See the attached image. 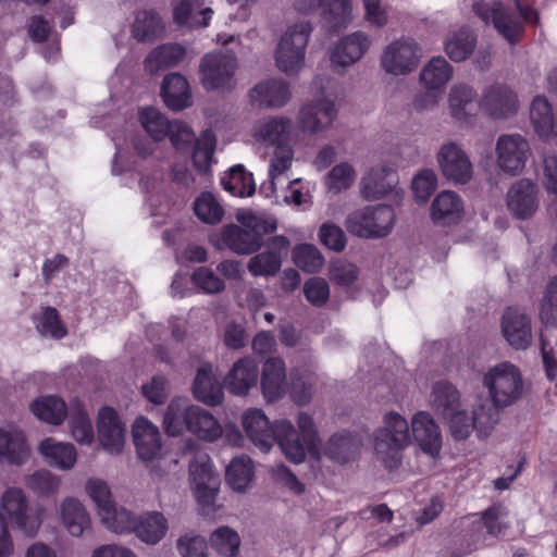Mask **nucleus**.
<instances>
[{"label":"nucleus","mask_w":557,"mask_h":557,"mask_svg":"<svg viewBox=\"0 0 557 557\" xmlns=\"http://www.w3.org/2000/svg\"><path fill=\"white\" fill-rule=\"evenodd\" d=\"M242 425L261 451L268 453L276 442L285 458L295 465L302 463L307 455L315 458L321 455L319 429L308 412H298L295 426L286 419L271 424L262 410L250 408L243 413Z\"/></svg>","instance_id":"f257e3e1"},{"label":"nucleus","mask_w":557,"mask_h":557,"mask_svg":"<svg viewBox=\"0 0 557 557\" xmlns=\"http://www.w3.org/2000/svg\"><path fill=\"white\" fill-rule=\"evenodd\" d=\"M132 441L137 458L149 469L154 479H162L177 459L166 458V449L158 425L145 416L137 417L131 428Z\"/></svg>","instance_id":"f03ea898"},{"label":"nucleus","mask_w":557,"mask_h":557,"mask_svg":"<svg viewBox=\"0 0 557 557\" xmlns=\"http://www.w3.org/2000/svg\"><path fill=\"white\" fill-rule=\"evenodd\" d=\"M482 386L487 397H479L493 406L496 413L516 404L523 395L524 381L521 369L510 362L500 361L488 367L482 374Z\"/></svg>","instance_id":"7ed1b4c3"},{"label":"nucleus","mask_w":557,"mask_h":557,"mask_svg":"<svg viewBox=\"0 0 557 557\" xmlns=\"http://www.w3.org/2000/svg\"><path fill=\"white\" fill-rule=\"evenodd\" d=\"M315 99L302 104L298 111L297 123L304 133L315 135L329 129L337 117V108L332 99L335 83L317 77L312 83Z\"/></svg>","instance_id":"20e7f679"},{"label":"nucleus","mask_w":557,"mask_h":557,"mask_svg":"<svg viewBox=\"0 0 557 557\" xmlns=\"http://www.w3.org/2000/svg\"><path fill=\"white\" fill-rule=\"evenodd\" d=\"M448 425L450 435L456 441L468 438L473 431L481 440L491 436L500 421V414L496 413L493 406L476 399L471 411L461 406L444 419Z\"/></svg>","instance_id":"39448f33"},{"label":"nucleus","mask_w":557,"mask_h":557,"mask_svg":"<svg viewBox=\"0 0 557 557\" xmlns=\"http://www.w3.org/2000/svg\"><path fill=\"white\" fill-rule=\"evenodd\" d=\"M311 32L309 22L299 21L289 24L281 34L273 57L276 67L282 73L294 76L304 69Z\"/></svg>","instance_id":"423d86ee"},{"label":"nucleus","mask_w":557,"mask_h":557,"mask_svg":"<svg viewBox=\"0 0 557 557\" xmlns=\"http://www.w3.org/2000/svg\"><path fill=\"white\" fill-rule=\"evenodd\" d=\"M188 483L193 496L206 516L220 510L215 500L220 490V478L211 458L206 453H196L188 466Z\"/></svg>","instance_id":"0eeeda50"},{"label":"nucleus","mask_w":557,"mask_h":557,"mask_svg":"<svg viewBox=\"0 0 557 557\" xmlns=\"http://www.w3.org/2000/svg\"><path fill=\"white\" fill-rule=\"evenodd\" d=\"M373 443L379 459L387 467L396 465L399 453L411 444L406 418L395 411L384 414L382 425L373 434Z\"/></svg>","instance_id":"6e6552de"},{"label":"nucleus","mask_w":557,"mask_h":557,"mask_svg":"<svg viewBox=\"0 0 557 557\" xmlns=\"http://www.w3.org/2000/svg\"><path fill=\"white\" fill-rule=\"evenodd\" d=\"M0 517L26 536H35L42 524V510L32 511L26 492L14 485L0 496Z\"/></svg>","instance_id":"1a4fd4ad"},{"label":"nucleus","mask_w":557,"mask_h":557,"mask_svg":"<svg viewBox=\"0 0 557 557\" xmlns=\"http://www.w3.org/2000/svg\"><path fill=\"white\" fill-rule=\"evenodd\" d=\"M395 221V212L391 207L364 206L347 215L345 227L348 233L360 238H383L392 233Z\"/></svg>","instance_id":"9d476101"},{"label":"nucleus","mask_w":557,"mask_h":557,"mask_svg":"<svg viewBox=\"0 0 557 557\" xmlns=\"http://www.w3.org/2000/svg\"><path fill=\"white\" fill-rule=\"evenodd\" d=\"M237 59L234 52L218 50L202 57L199 65V78L208 90L230 87L233 81Z\"/></svg>","instance_id":"9b49d317"},{"label":"nucleus","mask_w":557,"mask_h":557,"mask_svg":"<svg viewBox=\"0 0 557 557\" xmlns=\"http://www.w3.org/2000/svg\"><path fill=\"white\" fill-rule=\"evenodd\" d=\"M446 108L450 119L461 126H473L481 110L475 88L463 82L450 86Z\"/></svg>","instance_id":"f8f14e48"},{"label":"nucleus","mask_w":557,"mask_h":557,"mask_svg":"<svg viewBox=\"0 0 557 557\" xmlns=\"http://www.w3.org/2000/svg\"><path fill=\"white\" fill-rule=\"evenodd\" d=\"M497 168L511 176L519 175L531 154L529 141L519 134L500 135L495 145Z\"/></svg>","instance_id":"ddd939ff"},{"label":"nucleus","mask_w":557,"mask_h":557,"mask_svg":"<svg viewBox=\"0 0 557 557\" xmlns=\"http://www.w3.org/2000/svg\"><path fill=\"white\" fill-rule=\"evenodd\" d=\"M436 162L443 177L455 185L467 184L473 176L468 152L455 141H446L438 148Z\"/></svg>","instance_id":"4468645a"},{"label":"nucleus","mask_w":557,"mask_h":557,"mask_svg":"<svg viewBox=\"0 0 557 557\" xmlns=\"http://www.w3.org/2000/svg\"><path fill=\"white\" fill-rule=\"evenodd\" d=\"M422 57L421 48L410 38L391 42L384 50L381 64L388 74L399 76L411 73Z\"/></svg>","instance_id":"2eb2a0df"},{"label":"nucleus","mask_w":557,"mask_h":557,"mask_svg":"<svg viewBox=\"0 0 557 557\" xmlns=\"http://www.w3.org/2000/svg\"><path fill=\"white\" fill-rule=\"evenodd\" d=\"M361 196L369 200H380L388 196L401 198L404 191L398 187L396 172L387 164H377L369 169L360 182Z\"/></svg>","instance_id":"dca6fc26"},{"label":"nucleus","mask_w":557,"mask_h":557,"mask_svg":"<svg viewBox=\"0 0 557 557\" xmlns=\"http://www.w3.org/2000/svg\"><path fill=\"white\" fill-rule=\"evenodd\" d=\"M96 424L101 447L110 455H120L126 444V429L117 412L111 407L100 408Z\"/></svg>","instance_id":"f3484780"},{"label":"nucleus","mask_w":557,"mask_h":557,"mask_svg":"<svg viewBox=\"0 0 557 557\" xmlns=\"http://www.w3.org/2000/svg\"><path fill=\"white\" fill-rule=\"evenodd\" d=\"M481 110L492 119H508L515 115L519 108L517 95L507 86L493 84L482 91Z\"/></svg>","instance_id":"a211bd4d"},{"label":"nucleus","mask_w":557,"mask_h":557,"mask_svg":"<svg viewBox=\"0 0 557 557\" xmlns=\"http://www.w3.org/2000/svg\"><path fill=\"white\" fill-rule=\"evenodd\" d=\"M473 11L485 23H492L497 32L510 44H515L522 32L519 20L513 18L500 2L486 3L478 1Z\"/></svg>","instance_id":"6ab92c4d"},{"label":"nucleus","mask_w":557,"mask_h":557,"mask_svg":"<svg viewBox=\"0 0 557 557\" xmlns=\"http://www.w3.org/2000/svg\"><path fill=\"white\" fill-rule=\"evenodd\" d=\"M502 335L516 350H524L532 343L531 318L522 310L508 308L500 321Z\"/></svg>","instance_id":"aec40b11"},{"label":"nucleus","mask_w":557,"mask_h":557,"mask_svg":"<svg viewBox=\"0 0 557 557\" xmlns=\"http://www.w3.org/2000/svg\"><path fill=\"white\" fill-rule=\"evenodd\" d=\"M139 121L153 141L138 139L135 143V149L139 156L147 158L153 153L156 148L154 143L163 140L169 135L172 122L154 108L141 109L139 111Z\"/></svg>","instance_id":"412c9836"},{"label":"nucleus","mask_w":557,"mask_h":557,"mask_svg":"<svg viewBox=\"0 0 557 557\" xmlns=\"http://www.w3.org/2000/svg\"><path fill=\"white\" fill-rule=\"evenodd\" d=\"M540 205L539 188L530 178H520L507 191L509 211L519 219L532 216Z\"/></svg>","instance_id":"4be33fe9"},{"label":"nucleus","mask_w":557,"mask_h":557,"mask_svg":"<svg viewBox=\"0 0 557 557\" xmlns=\"http://www.w3.org/2000/svg\"><path fill=\"white\" fill-rule=\"evenodd\" d=\"M412 436L420 449L436 458L442 449V434L438 424L426 411H418L411 419Z\"/></svg>","instance_id":"5701e85b"},{"label":"nucleus","mask_w":557,"mask_h":557,"mask_svg":"<svg viewBox=\"0 0 557 557\" xmlns=\"http://www.w3.org/2000/svg\"><path fill=\"white\" fill-rule=\"evenodd\" d=\"M293 132V121L287 116H268L256 122L252 138L263 146L288 145Z\"/></svg>","instance_id":"b1692460"},{"label":"nucleus","mask_w":557,"mask_h":557,"mask_svg":"<svg viewBox=\"0 0 557 557\" xmlns=\"http://www.w3.org/2000/svg\"><path fill=\"white\" fill-rule=\"evenodd\" d=\"M259 377L258 363L251 357L235 361L224 377L225 387L234 395L246 396L256 387Z\"/></svg>","instance_id":"393cba45"},{"label":"nucleus","mask_w":557,"mask_h":557,"mask_svg":"<svg viewBox=\"0 0 557 557\" xmlns=\"http://www.w3.org/2000/svg\"><path fill=\"white\" fill-rule=\"evenodd\" d=\"M37 450L48 466L61 471L72 470L78 460L77 449L72 443L53 437L40 441Z\"/></svg>","instance_id":"a878e982"},{"label":"nucleus","mask_w":557,"mask_h":557,"mask_svg":"<svg viewBox=\"0 0 557 557\" xmlns=\"http://www.w3.org/2000/svg\"><path fill=\"white\" fill-rule=\"evenodd\" d=\"M58 516L64 530L74 537L82 536L91 524L90 515L85 505L76 497H64L58 507Z\"/></svg>","instance_id":"bb28decb"},{"label":"nucleus","mask_w":557,"mask_h":557,"mask_svg":"<svg viewBox=\"0 0 557 557\" xmlns=\"http://www.w3.org/2000/svg\"><path fill=\"white\" fill-rule=\"evenodd\" d=\"M210 243L218 249L228 248L238 255H248L260 247L257 238L235 224H228L210 236Z\"/></svg>","instance_id":"cd10ccee"},{"label":"nucleus","mask_w":557,"mask_h":557,"mask_svg":"<svg viewBox=\"0 0 557 557\" xmlns=\"http://www.w3.org/2000/svg\"><path fill=\"white\" fill-rule=\"evenodd\" d=\"M29 456L30 448L20 429L15 426L0 428V461L23 466Z\"/></svg>","instance_id":"c85d7f7f"},{"label":"nucleus","mask_w":557,"mask_h":557,"mask_svg":"<svg viewBox=\"0 0 557 557\" xmlns=\"http://www.w3.org/2000/svg\"><path fill=\"white\" fill-rule=\"evenodd\" d=\"M465 214L461 197L453 190H443L433 199L430 208L431 220L441 225L460 222Z\"/></svg>","instance_id":"c756f323"},{"label":"nucleus","mask_w":557,"mask_h":557,"mask_svg":"<svg viewBox=\"0 0 557 557\" xmlns=\"http://www.w3.org/2000/svg\"><path fill=\"white\" fill-rule=\"evenodd\" d=\"M196 406L187 397L175 396L170 400L162 419L163 430L169 437H177L187 432Z\"/></svg>","instance_id":"7c9ffc66"},{"label":"nucleus","mask_w":557,"mask_h":557,"mask_svg":"<svg viewBox=\"0 0 557 557\" xmlns=\"http://www.w3.org/2000/svg\"><path fill=\"white\" fill-rule=\"evenodd\" d=\"M251 101L264 108H281L292 98L289 84L282 78L260 82L250 90Z\"/></svg>","instance_id":"2f4dec72"},{"label":"nucleus","mask_w":557,"mask_h":557,"mask_svg":"<svg viewBox=\"0 0 557 557\" xmlns=\"http://www.w3.org/2000/svg\"><path fill=\"white\" fill-rule=\"evenodd\" d=\"M370 47V39L363 32L343 37L334 47L331 61L335 65L349 66L359 61Z\"/></svg>","instance_id":"473e14b6"},{"label":"nucleus","mask_w":557,"mask_h":557,"mask_svg":"<svg viewBox=\"0 0 557 557\" xmlns=\"http://www.w3.org/2000/svg\"><path fill=\"white\" fill-rule=\"evenodd\" d=\"M261 389L268 401L281 399L286 393V368L283 359L269 358L261 372Z\"/></svg>","instance_id":"72a5a7b5"},{"label":"nucleus","mask_w":557,"mask_h":557,"mask_svg":"<svg viewBox=\"0 0 557 557\" xmlns=\"http://www.w3.org/2000/svg\"><path fill=\"white\" fill-rule=\"evenodd\" d=\"M453 76V65L444 57L437 55L422 66L419 83L426 91L442 94Z\"/></svg>","instance_id":"f704fd0d"},{"label":"nucleus","mask_w":557,"mask_h":557,"mask_svg":"<svg viewBox=\"0 0 557 557\" xmlns=\"http://www.w3.org/2000/svg\"><path fill=\"white\" fill-rule=\"evenodd\" d=\"M168 531V519L160 511H147L136 518L134 534L145 544L156 545L160 543Z\"/></svg>","instance_id":"c9c22d12"},{"label":"nucleus","mask_w":557,"mask_h":557,"mask_svg":"<svg viewBox=\"0 0 557 557\" xmlns=\"http://www.w3.org/2000/svg\"><path fill=\"white\" fill-rule=\"evenodd\" d=\"M320 5L327 9L329 22L335 28L345 26L351 20L352 7L350 0H297L295 9L307 14Z\"/></svg>","instance_id":"e433bc0d"},{"label":"nucleus","mask_w":557,"mask_h":557,"mask_svg":"<svg viewBox=\"0 0 557 557\" xmlns=\"http://www.w3.org/2000/svg\"><path fill=\"white\" fill-rule=\"evenodd\" d=\"M193 394L197 400L209 406H216L222 403L223 389L213 373L211 364L206 363L198 369Z\"/></svg>","instance_id":"4c0bfd02"},{"label":"nucleus","mask_w":557,"mask_h":557,"mask_svg":"<svg viewBox=\"0 0 557 557\" xmlns=\"http://www.w3.org/2000/svg\"><path fill=\"white\" fill-rule=\"evenodd\" d=\"M172 11L177 25L190 28L207 26L213 14L210 8L201 9L196 0H174Z\"/></svg>","instance_id":"58836bf2"},{"label":"nucleus","mask_w":557,"mask_h":557,"mask_svg":"<svg viewBox=\"0 0 557 557\" xmlns=\"http://www.w3.org/2000/svg\"><path fill=\"white\" fill-rule=\"evenodd\" d=\"M69 430L73 440L79 445L89 446L95 441L94 428L84 405L77 398L69 406Z\"/></svg>","instance_id":"ea45409f"},{"label":"nucleus","mask_w":557,"mask_h":557,"mask_svg":"<svg viewBox=\"0 0 557 557\" xmlns=\"http://www.w3.org/2000/svg\"><path fill=\"white\" fill-rule=\"evenodd\" d=\"M161 95L166 107L172 110H183L191 104L188 82L178 73H171L164 77Z\"/></svg>","instance_id":"a19ab883"},{"label":"nucleus","mask_w":557,"mask_h":557,"mask_svg":"<svg viewBox=\"0 0 557 557\" xmlns=\"http://www.w3.org/2000/svg\"><path fill=\"white\" fill-rule=\"evenodd\" d=\"M187 57V50L180 44H164L156 47L145 59V69L150 73L176 66Z\"/></svg>","instance_id":"79ce46f5"},{"label":"nucleus","mask_w":557,"mask_h":557,"mask_svg":"<svg viewBox=\"0 0 557 557\" xmlns=\"http://www.w3.org/2000/svg\"><path fill=\"white\" fill-rule=\"evenodd\" d=\"M29 409L38 420L51 425L62 424L69 414V408L64 400L54 395L34 399Z\"/></svg>","instance_id":"37998d69"},{"label":"nucleus","mask_w":557,"mask_h":557,"mask_svg":"<svg viewBox=\"0 0 557 557\" xmlns=\"http://www.w3.org/2000/svg\"><path fill=\"white\" fill-rule=\"evenodd\" d=\"M187 432L191 433L198 440L205 442H215L223 434V428L218 419L207 409L196 406L191 411Z\"/></svg>","instance_id":"c03bdc74"},{"label":"nucleus","mask_w":557,"mask_h":557,"mask_svg":"<svg viewBox=\"0 0 557 557\" xmlns=\"http://www.w3.org/2000/svg\"><path fill=\"white\" fill-rule=\"evenodd\" d=\"M294 161V150L289 145L274 148L269 159L268 177L271 193L275 194L277 186L288 178L287 173Z\"/></svg>","instance_id":"a18cd8bd"},{"label":"nucleus","mask_w":557,"mask_h":557,"mask_svg":"<svg viewBox=\"0 0 557 557\" xmlns=\"http://www.w3.org/2000/svg\"><path fill=\"white\" fill-rule=\"evenodd\" d=\"M475 45V35L467 28H460L447 34L444 51L451 61L461 62L472 54Z\"/></svg>","instance_id":"49530a36"},{"label":"nucleus","mask_w":557,"mask_h":557,"mask_svg":"<svg viewBox=\"0 0 557 557\" xmlns=\"http://www.w3.org/2000/svg\"><path fill=\"white\" fill-rule=\"evenodd\" d=\"M221 185L235 197H250L256 190L252 174L242 164H236L225 172L221 177Z\"/></svg>","instance_id":"de8ad7c7"},{"label":"nucleus","mask_w":557,"mask_h":557,"mask_svg":"<svg viewBox=\"0 0 557 557\" xmlns=\"http://www.w3.org/2000/svg\"><path fill=\"white\" fill-rule=\"evenodd\" d=\"M164 32V23L154 10H140L132 25V34L139 41H151Z\"/></svg>","instance_id":"09e8293b"},{"label":"nucleus","mask_w":557,"mask_h":557,"mask_svg":"<svg viewBox=\"0 0 557 557\" xmlns=\"http://www.w3.org/2000/svg\"><path fill=\"white\" fill-rule=\"evenodd\" d=\"M237 222L250 233V236L257 238V243L261 244V238L265 234H270L276 230V220L265 212H253L251 210L242 209L236 212Z\"/></svg>","instance_id":"8fccbe9b"},{"label":"nucleus","mask_w":557,"mask_h":557,"mask_svg":"<svg viewBox=\"0 0 557 557\" xmlns=\"http://www.w3.org/2000/svg\"><path fill=\"white\" fill-rule=\"evenodd\" d=\"M321 455L319 458L308 455L311 459L320 461L323 456L329 457L339 463H344L357 451L358 443L348 434H334L332 435L325 447L319 444Z\"/></svg>","instance_id":"3c124183"},{"label":"nucleus","mask_w":557,"mask_h":557,"mask_svg":"<svg viewBox=\"0 0 557 557\" xmlns=\"http://www.w3.org/2000/svg\"><path fill=\"white\" fill-rule=\"evenodd\" d=\"M530 120L534 132L543 139H548L553 135L554 119L552 106L545 97L537 96L533 99L530 107Z\"/></svg>","instance_id":"603ef678"},{"label":"nucleus","mask_w":557,"mask_h":557,"mask_svg":"<svg viewBox=\"0 0 557 557\" xmlns=\"http://www.w3.org/2000/svg\"><path fill=\"white\" fill-rule=\"evenodd\" d=\"M27 34L34 42H48L47 50L42 52L47 60L54 59L59 53V44L54 37L51 23L41 15H34L27 24Z\"/></svg>","instance_id":"864d4df0"},{"label":"nucleus","mask_w":557,"mask_h":557,"mask_svg":"<svg viewBox=\"0 0 557 557\" xmlns=\"http://www.w3.org/2000/svg\"><path fill=\"white\" fill-rule=\"evenodd\" d=\"M430 401L434 411L443 419L461 406L459 392L447 382L434 384Z\"/></svg>","instance_id":"5fc2aeb1"},{"label":"nucleus","mask_w":557,"mask_h":557,"mask_svg":"<svg viewBox=\"0 0 557 557\" xmlns=\"http://www.w3.org/2000/svg\"><path fill=\"white\" fill-rule=\"evenodd\" d=\"M252 460L247 456L235 457L226 468V482L236 492H246L253 480Z\"/></svg>","instance_id":"6e6d98bb"},{"label":"nucleus","mask_w":557,"mask_h":557,"mask_svg":"<svg viewBox=\"0 0 557 557\" xmlns=\"http://www.w3.org/2000/svg\"><path fill=\"white\" fill-rule=\"evenodd\" d=\"M98 516L102 524L115 534L134 533L137 517L128 509L117 506L115 502Z\"/></svg>","instance_id":"4d7b16f0"},{"label":"nucleus","mask_w":557,"mask_h":557,"mask_svg":"<svg viewBox=\"0 0 557 557\" xmlns=\"http://www.w3.org/2000/svg\"><path fill=\"white\" fill-rule=\"evenodd\" d=\"M25 486L41 496L54 495L60 491L61 478L50 470L38 469L24 475Z\"/></svg>","instance_id":"13d9d810"},{"label":"nucleus","mask_w":557,"mask_h":557,"mask_svg":"<svg viewBox=\"0 0 557 557\" xmlns=\"http://www.w3.org/2000/svg\"><path fill=\"white\" fill-rule=\"evenodd\" d=\"M84 491L92 503L97 515L114 504L113 494L109 483L97 476L86 480Z\"/></svg>","instance_id":"bf43d9fd"},{"label":"nucleus","mask_w":557,"mask_h":557,"mask_svg":"<svg viewBox=\"0 0 557 557\" xmlns=\"http://www.w3.org/2000/svg\"><path fill=\"white\" fill-rule=\"evenodd\" d=\"M36 330L46 337L62 338L66 335V327L59 318L54 308H42L34 315Z\"/></svg>","instance_id":"052dcab7"},{"label":"nucleus","mask_w":557,"mask_h":557,"mask_svg":"<svg viewBox=\"0 0 557 557\" xmlns=\"http://www.w3.org/2000/svg\"><path fill=\"white\" fill-rule=\"evenodd\" d=\"M209 542L211 547L223 557H235L239 552V534L226 525L214 530L210 535Z\"/></svg>","instance_id":"680f3d73"},{"label":"nucleus","mask_w":557,"mask_h":557,"mask_svg":"<svg viewBox=\"0 0 557 557\" xmlns=\"http://www.w3.org/2000/svg\"><path fill=\"white\" fill-rule=\"evenodd\" d=\"M358 276V268L352 263L338 260L331 264V280L351 295L359 289Z\"/></svg>","instance_id":"e2e57ef3"},{"label":"nucleus","mask_w":557,"mask_h":557,"mask_svg":"<svg viewBox=\"0 0 557 557\" xmlns=\"http://www.w3.org/2000/svg\"><path fill=\"white\" fill-rule=\"evenodd\" d=\"M215 145L216 138L210 129L202 132L197 139L194 147L193 161L199 172L205 173L210 169L213 162Z\"/></svg>","instance_id":"0e129e2a"},{"label":"nucleus","mask_w":557,"mask_h":557,"mask_svg":"<svg viewBox=\"0 0 557 557\" xmlns=\"http://www.w3.org/2000/svg\"><path fill=\"white\" fill-rule=\"evenodd\" d=\"M356 170L348 162H341L334 165L325 175L326 188L333 193H341L348 189L356 181Z\"/></svg>","instance_id":"69168bd1"},{"label":"nucleus","mask_w":557,"mask_h":557,"mask_svg":"<svg viewBox=\"0 0 557 557\" xmlns=\"http://www.w3.org/2000/svg\"><path fill=\"white\" fill-rule=\"evenodd\" d=\"M194 212L206 224H216L224 215L222 206L211 193H202L196 198Z\"/></svg>","instance_id":"338daca9"},{"label":"nucleus","mask_w":557,"mask_h":557,"mask_svg":"<svg viewBox=\"0 0 557 557\" xmlns=\"http://www.w3.org/2000/svg\"><path fill=\"white\" fill-rule=\"evenodd\" d=\"M293 260L302 271L315 273L324 264V258L317 247L309 244H301L293 249Z\"/></svg>","instance_id":"774afa93"}]
</instances>
